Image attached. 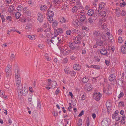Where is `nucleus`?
<instances>
[{
	"label": "nucleus",
	"instance_id": "nucleus-7",
	"mask_svg": "<svg viewBox=\"0 0 126 126\" xmlns=\"http://www.w3.org/2000/svg\"><path fill=\"white\" fill-rule=\"evenodd\" d=\"M51 80L49 79H48V85L50 86V84H52V87L54 88L57 86V83L55 81H53L51 82Z\"/></svg>",
	"mask_w": 126,
	"mask_h": 126
},
{
	"label": "nucleus",
	"instance_id": "nucleus-47",
	"mask_svg": "<svg viewBox=\"0 0 126 126\" xmlns=\"http://www.w3.org/2000/svg\"><path fill=\"white\" fill-rule=\"evenodd\" d=\"M109 102H107L106 103V106L108 110H110L111 109L110 106L109 105Z\"/></svg>",
	"mask_w": 126,
	"mask_h": 126
},
{
	"label": "nucleus",
	"instance_id": "nucleus-8",
	"mask_svg": "<svg viewBox=\"0 0 126 126\" xmlns=\"http://www.w3.org/2000/svg\"><path fill=\"white\" fill-rule=\"evenodd\" d=\"M99 38H100V40L102 41H105L106 40L107 37L106 34V33L102 32Z\"/></svg>",
	"mask_w": 126,
	"mask_h": 126
},
{
	"label": "nucleus",
	"instance_id": "nucleus-63",
	"mask_svg": "<svg viewBox=\"0 0 126 126\" xmlns=\"http://www.w3.org/2000/svg\"><path fill=\"white\" fill-rule=\"evenodd\" d=\"M65 73L67 74H69L70 73V71L68 70V69H66L65 70Z\"/></svg>",
	"mask_w": 126,
	"mask_h": 126
},
{
	"label": "nucleus",
	"instance_id": "nucleus-41",
	"mask_svg": "<svg viewBox=\"0 0 126 126\" xmlns=\"http://www.w3.org/2000/svg\"><path fill=\"white\" fill-rule=\"evenodd\" d=\"M48 20L50 23L53 22V19L52 17H49L48 18Z\"/></svg>",
	"mask_w": 126,
	"mask_h": 126
},
{
	"label": "nucleus",
	"instance_id": "nucleus-60",
	"mask_svg": "<svg viewBox=\"0 0 126 126\" xmlns=\"http://www.w3.org/2000/svg\"><path fill=\"white\" fill-rule=\"evenodd\" d=\"M84 111L83 110H82L81 112L78 115V116L79 117L81 116L82 115H83Z\"/></svg>",
	"mask_w": 126,
	"mask_h": 126
},
{
	"label": "nucleus",
	"instance_id": "nucleus-59",
	"mask_svg": "<svg viewBox=\"0 0 126 126\" xmlns=\"http://www.w3.org/2000/svg\"><path fill=\"white\" fill-rule=\"evenodd\" d=\"M12 17L10 16H8L7 17L6 19V20H8L9 21H11Z\"/></svg>",
	"mask_w": 126,
	"mask_h": 126
},
{
	"label": "nucleus",
	"instance_id": "nucleus-14",
	"mask_svg": "<svg viewBox=\"0 0 126 126\" xmlns=\"http://www.w3.org/2000/svg\"><path fill=\"white\" fill-rule=\"evenodd\" d=\"M102 32L98 31H95L94 32L93 34L94 35L99 38Z\"/></svg>",
	"mask_w": 126,
	"mask_h": 126
},
{
	"label": "nucleus",
	"instance_id": "nucleus-49",
	"mask_svg": "<svg viewBox=\"0 0 126 126\" xmlns=\"http://www.w3.org/2000/svg\"><path fill=\"white\" fill-rule=\"evenodd\" d=\"M52 114L55 116H57L58 115V112L54 110Z\"/></svg>",
	"mask_w": 126,
	"mask_h": 126
},
{
	"label": "nucleus",
	"instance_id": "nucleus-19",
	"mask_svg": "<svg viewBox=\"0 0 126 126\" xmlns=\"http://www.w3.org/2000/svg\"><path fill=\"white\" fill-rule=\"evenodd\" d=\"M28 90L24 88V89H23L22 90V95L24 96H26L28 94Z\"/></svg>",
	"mask_w": 126,
	"mask_h": 126
},
{
	"label": "nucleus",
	"instance_id": "nucleus-58",
	"mask_svg": "<svg viewBox=\"0 0 126 126\" xmlns=\"http://www.w3.org/2000/svg\"><path fill=\"white\" fill-rule=\"evenodd\" d=\"M29 91L33 93L34 92L33 90L32 87H30L29 88Z\"/></svg>",
	"mask_w": 126,
	"mask_h": 126
},
{
	"label": "nucleus",
	"instance_id": "nucleus-29",
	"mask_svg": "<svg viewBox=\"0 0 126 126\" xmlns=\"http://www.w3.org/2000/svg\"><path fill=\"white\" fill-rule=\"evenodd\" d=\"M99 12L101 15V16L102 17H104L106 15V13L104 11H103L101 10V12Z\"/></svg>",
	"mask_w": 126,
	"mask_h": 126
},
{
	"label": "nucleus",
	"instance_id": "nucleus-28",
	"mask_svg": "<svg viewBox=\"0 0 126 126\" xmlns=\"http://www.w3.org/2000/svg\"><path fill=\"white\" fill-rule=\"evenodd\" d=\"M85 15H81L80 16V20L81 22H83L85 20L86 17Z\"/></svg>",
	"mask_w": 126,
	"mask_h": 126
},
{
	"label": "nucleus",
	"instance_id": "nucleus-9",
	"mask_svg": "<svg viewBox=\"0 0 126 126\" xmlns=\"http://www.w3.org/2000/svg\"><path fill=\"white\" fill-rule=\"evenodd\" d=\"M63 31L62 29L61 28H58L54 31V35L57 36L59 35V33H63Z\"/></svg>",
	"mask_w": 126,
	"mask_h": 126
},
{
	"label": "nucleus",
	"instance_id": "nucleus-32",
	"mask_svg": "<svg viewBox=\"0 0 126 126\" xmlns=\"http://www.w3.org/2000/svg\"><path fill=\"white\" fill-rule=\"evenodd\" d=\"M17 19L20 18V16H21V14L19 12H17L16 13L15 15Z\"/></svg>",
	"mask_w": 126,
	"mask_h": 126
},
{
	"label": "nucleus",
	"instance_id": "nucleus-56",
	"mask_svg": "<svg viewBox=\"0 0 126 126\" xmlns=\"http://www.w3.org/2000/svg\"><path fill=\"white\" fill-rule=\"evenodd\" d=\"M120 105L122 107H123L124 105V103L123 102L120 101L119 103Z\"/></svg>",
	"mask_w": 126,
	"mask_h": 126
},
{
	"label": "nucleus",
	"instance_id": "nucleus-48",
	"mask_svg": "<svg viewBox=\"0 0 126 126\" xmlns=\"http://www.w3.org/2000/svg\"><path fill=\"white\" fill-rule=\"evenodd\" d=\"M82 29L83 31L85 30L87 31H88L89 30L88 28L87 27L85 26H82Z\"/></svg>",
	"mask_w": 126,
	"mask_h": 126
},
{
	"label": "nucleus",
	"instance_id": "nucleus-38",
	"mask_svg": "<svg viewBox=\"0 0 126 126\" xmlns=\"http://www.w3.org/2000/svg\"><path fill=\"white\" fill-rule=\"evenodd\" d=\"M72 32L70 30H67L66 32V34L67 35H70L71 34Z\"/></svg>",
	"mask_w": 126,
	"mask_h": 126
},
{
	"label": "nucleus",
	"instance_id": "nucleus-15",
	"mask_svg": "<svg viewBox=\"0 0 126 126\" xmlns=\"http://www.w3.org/2000/svg\"><path fill=\"white\" fill-rule=\"evenodd\" d=\"M79 22L77 20H74L72 22V24L75 26L78 27L79 26Z\"/></svg>",
	"mask_w": 126,
	"mask_h": 126
},
{
	"label": "nucleus",
	"instance_id": "nucleus-33",
	"mask_svg": "<svg viewBox=\"0 0 126 126\" xmlns=\"http://www.w3.org/2000/svg\"><path fill=\"white\" fill-rule=\"evenodd\" d=\"M72 51L71 49H69L66 51V52L64 53L65 55L69 54L71 53H72Z\"/></svg>",
	"mask_w": 126,
	"mask_h": 126
},
{
	"label": "nucleus",
	"instance_id": "nucleus-39",
	"mask_svg": "<svg viewBox=\"0 0 126 126\" xmlns=\"http://www.w3.org/2000/svg\"><path fill=\"white\" fill-rule=\"evenodd\" d=\"M94 19V17L90 18L88 19V20L89 23L90 24L92 23L93 22V20Z\"/></svg>",
	"mask_w": 126,
	"mask_h": 126
},
{
	"label": "nucleus",
	"instance_id": "nucleus-52",
	"mask_svg": "<svg viewBox=\"0 0 126 126\" xmlns=\"http://www.w3.org/2000/svg\"><path fill=\"white\" fill-rule=\"evenodd\" d=\"M76 58V56L74 55H72L70 57V59L72 60L75 59Z\"/></svg>",
	"mask_w": 126,
	"mask_h": 126
},
{
	"label": "nucleus",
	"instance_id": "nucleus-46",
	"mask_svg": "<svg viewBox=\"0 0 126 126\" xmlns=\"http://www.w3.org/2000/svg\"><path fill=\"white\" fill-rule=\"evenodd\" d=\"M57 22L56 21H55L53 22L52 24V26L54 28L57 25Z\"/></svg>",
	"mask_w": 126,
	"mask_h": 126
},
{
	"label": "nucleus",
	"instance_id": "nucleus-10",
	"mask_svg": "<svg viewBox=\"0 0 126 126\" xmlns=\"http://www.w3.org/2000/svg\"><path fill=\"white\" fill-rule=\"evenodd\" d=\"M38 20L40 22H42L44 19V16L40 13H38L37 15Z\"/></svg>",
	"mask_w": 126,
	"mask_h": 126
},
{
	"label": "nucleus",
	"instance_id": "nucleus-18",
	"mask_svg": "<svg viewBox=\"0 0 126 126\" xmlns=\"http://www.w3.org/2000/svg\"><path fill=\"white\" fill-rule=\"evenodd\" d=\"M26 36L30 40H35V36L33 35H26Z\"/></svg>",
	"mask_w": 126,
	"mask_h": 126
},
{
	"label": "nucleus",
	"instance_id": "nucleus-40",
	"mask_svg": "<svg viewBox=\"0 0 126 126\" xmlns=\"http://www.w3.org/2000/svg\"><path fill=\"white\" fill-rule=\"evenodd\" d=\"M79 13L81 15H85V12L84 10H81Z\"/></svg>",
	"mask_w": 126,
	"mask_h": 126
},
{
	"label": "nucleus",
	"instance_id": "nucleus-31",
	"mask_svg": "<svg viewBox=\"0 0 126 126\" xmlns=\"http://www.w3.org/2000/svg\"><path fill=\"white\" fill-rule=\"evenodd\" d=\"M47 8V7L46 6L42 5L40 7V9L43 11H44L46 10Z\"/></svg>",
	"mask_w": 126,
	"mask_h": 126
},
{
	"label": "nucleus",
	"instance_id": "nucleus-16",
	"mask_svg": "<svg viewBox=\"0 0 126 126\" xmlns=\"http://www.w3.org/2000/svg\"><path fill=\"white\" fill-rule=\"evenodd\" d=\"M11 65L8 64L7 65V67L6 68V71L8 74H9V73H10L11 71Z\"/></svg>",
	"mask_w": 126,
	"mask_h": 126
},
{
	"label": "nucleus",
	"instance_id": "nucleus-45",
	"mask_svg": "<svg viewBox=\"0 0 126 126\" xmlns=\"http://www.w3.org/2000/svg\"><path fill=\"white\" fill-rule=\"evenodd\" d=\"M70 73L72 76H75L76 74V73L74 71H72L70 72Z\"/></svg>",
	"mask_w": 126,
	"mask_h": 126
},
{
	"label": "nucleus",
	"instance_id": "nucleus-36",
	"mask_svg": "<svg viewBox=\"0 0 126 126\" xmlns=\"http://www.w3.org/2000/svg\"><path fill=\"white\" fill-rule=\"evenodd\" d=\"M69 6L66 5H65L63 6V7L62 9L64 10H66L68 9Z\"/></svg>",
	"mask_w": 126,
	"mask_h": 126
},
{
	"label": "nucleus",
	"instance_id": "nucleus-35",
	"mask_svg": "<svg viewBox=\"0 0 126 126\" xmlns=\"http://www.w3.org/2000/svg\"><path fill=\"white\" fill-rule=\"evenodd\" d=\"M14 9L13 7L12 6H10L9 7L8 9V11L10 13H11L13 12V11L14 10Z\"/></svg>",
	"mask_w": 126,
	"mask_h": 126
},
{
	"label": "nucleus",
	"instance_id": "nucleus-37",
	"mask_svg": "<svg viewBox=\"0 0 126 126\" xmlns=\"http://www.w3.org/2000/svg\"><path fill=\"white\" fill-rule=\"evenodd\" d=\"M82 123V120L81 119H79V120L78 122L77 123L78 125L79 126H81Z\"/></svg>",
	"mask_w": 126,
	"mask_h": 126
},
{
	"label": "nucleus",
	"instance_id": "nucleus-6",
	"mask_svg": "<svg viewBox=\"0 0 126 126\" xmlns=\"http://www.w3.org/2000/svg\"><path fill=\"white\" fill-rule=\"evenodd\" d=\"M109 119L104 118L102 122L101 125L102 126H108L109 125Z\"/></svg>",
	"mask_w": 126,
	"mask_h": 126
},
{
	"label": "nucleus",
	"instance_id": "nucleus-21",
	"mask_svg": "<svg viewBox=\"0 0 126 126\" xmlns=\"http://www.w3.org/2000/svg\"><path fill=\"white\" fill-rule=\"evenodd\" d=\"M47 15L49 17H52L54 15V13L52 11L48 10Z\"/></svg>",
	"mask_w": 126,
	"mask_h": 126
},
{
	"label": "nucleus",
	"instance_id": "nucleus-4",
	"mask_svg": "<svg viewBox=\"0 0 126 126\" xmlns=\"http://www.w3.org/2000/svg\"><path fill=\"white\" fill-rule=\"evenodd\" d=\"M81 37V35L78 34L75 37L74 39V40L75 43L76 44H79L81 43L80 39Z\"/></svg>",
	"mask_w": 126,
	"mask_h": 126
},
{
	"label": "nucleus",
	"instance_id": "nucleus-27",
	"mask_svg": "<svg viewBox=\"0 0 126 126\" xmlns=\"http://www.w3.org/2000/svg\"><path fill=\"white\" fill-rule=\"evenodd\" d=\"M94 11L92 9H89L88 10V14L89 16H92L94 14Z\"/></svg>",
	"mask_w": 126,
	"mask_h": 126
},
{
	"label": "nucleus",
	"instance_id": "nucleus-24",
	"mask_svg": "<svg viewBox=\"0 0 126 126\" xmlns=\"http://www.w3.org/2000/svg\"><path fill=\"white\" fill-rule=\"evenodd\" d=\"M17 92L18 95L19 97H21L22 95V90L20 88V87H18Z\"/></svg>",
	"mask_w": 126,
	"mask_h": 126
},
{
	"label": "nucleus",
	"instance_id": "nucleus-20",
	"mask_svg": "<svg viewBox=\"0 0 126 126\" xmlns=\"http://www.w3.org/2000/svg\"><path fill=\"white\" fill-rule=\"evenodd\" d=\"M96 96L95 97V99L97 101H99L100 99L101 95L99 93V94L96 93Z\"/></svg>",
	"mask_w": 126,
	"mask_h": 126
},
{
	"label": "nucleus",
	"instance_id": "nucleus-26",
	"mask_svg": "<svg viewBox=\"0 0 126 126\" xmlns=\"http://www.w3.org/2000/svg\"><path fill=\"white\" fill-rule=\"evenodd\" d=\"M103 42L100 40L97 41L96 42V44L98 46H102L103 44Z\"/></svg>",
	"mask_w": 126,
	"mask_h": 126
},
{
	"label": "nucleus",
	"instance_id": "nucleus-54",
	"mask_svg": "<svg viewBox=\"0 0 126 126\" xmlns=\"http://www.w3.org/2000/svg\"><path fill=\"white\" fill-rule=\"evenodd\" d=\"M17 10L18 11H20L22 9V7L21 5H19L17 7Z\"/></svg>",
	"mask_w": 126,
	"mask_h": 126
},
{
	"label": "nucleus",
	"instance_id": "nucleus-51",
	"mask_svg": "<svg viewBox=\"0 0 126 126\" xmlns=\"http://www.w3.org/2000/svg\"><path fill=\"white\" fill-rule=\"evenodd\" d=\"M85 89L86 90V91H87L88 92L91 91L92 90V88L90 86H89L87 87Z\"/></svg>",
	"mask_w": 126,
	"mask_h": 126
},
{
	"label": "nucleus",
	"instance_id": "nucleus-11",
	"mask_svg": "<svg viewBox=\"0 0 126 126\" xmlns=\"http://www.w3.org/2000/svg\"><path fill=\"white\" fill-rule=\"evenodd\" d=\"M69 46L71 50H74L76 48V46L75 43L74 42H69Z\"/></svg>",
	"mask_w": 126,
	"mask_h": 126
},
{
	"label": "nucleus",
	"instance_id": "nucleus-43",
	"mask_svg": "<svg viewBox=\"0 0 126 126\" xmlns=\"http://www.w3.org/2000/svg\"><path fill=\"white\" fill-rule=\"evenodd\" d=\"M62 27L63 29H67L68 28L69 26L68 25L64 24L63 25Z\"/></svg>",
	"mask_w": 126,
	"mask_h": 126
},
{
	"label": "nucleus",
	"instance_id": "nucleus-13",
	"mask_svg": "<svg viewBox=\"0 0 126 126\" xmlns=\"http://www.w3.org/2000/svg\"><path fill=\"white\" fill-rule=\"evenodd\" d=\"M73 67L75 70H76L77 71L79 70L81 68L80 65L78 64H74L73 65Z\"/></svg>",
	"mask_w": 126,
	"mask_h": 126
},
{
	"label": "nucleus",
	"instance_id": "nucleus-55",
	"mask_svg": "<svg viewBox=\"0 0 126 126\" xmlns=\"http://www.w3.org/2000/svg\"><path fill=\"white\" fill-rule=\"evenodd\" d=\"M122 31L121 29H119L118 31V34L119 35H121L122 34Z\"/></svg>",
	"mask_w": 126,
	"mask_h": 126
},
{
	"label": "nucleus",
	"instance_id": "nucleus-64",
	"mask_svg": "<svg viewBox=\"0 0 126 126\" xmlns=\"http://www.w3.org/2000/svg\"><path fill=\"white\" fill-rule=\"evenodd\" d=\"M44 46V45L42 44H39L38 45V47L42 49V48Z\"/></svg>",
	"mask_w": 126,
	"mask_h": 126
},
{
	"label": "nucleus",
	"instance_id": "nucleus-62",
	"mask_svg": "<svg viewBox=\"0 0 126 126\" xmlns=\"http://www.w3.org/2000/svg\"><path fill=\"white\" fill-rule=\"evenodd\" d=\"M69 106L68 107V110L69 111H70L71 110L70 109H71L72 108V105L71 103H69Z\"/></svg>",
	"mask_w": 126,
	"mask_h": 126
},
{
	"label": "nucleus",
	"instance_id": "nucleus-30",
	"mask_svg": "<svg viewBox=\"0 0 126 126\" xmlns=\"http://www.w3.org/2000/svg\"><path fill=\"white\" fill-rule=\"evenodd\" d=\"M73 2L75 3V4H76V6H78L80 5H81V3L80 2L79 0H74Z\"/></svg>",
	"mask_w": 126,
	"mask_h": 126
},
{
	"label": "nucleus",
	"instance_id": "nucleus-42",
	"mask_svg": "<svg viewBox=\"0 0 126 126\" xmlns=\"http://www.w3.org/2000/svg\"><path fill=\"white\" fill-rule=\"evenodd\" d=\"M60 21L62 23H64L66 21V20L64 17H62L61 18Z\"/></svg>",
	"mask_w": 126,
	"mask_h": 126
},
{
	"label": "nucleus",
	"instance_id": "nucleus-2",
	"mask_svg": "<svg viewBox=\"0 0 126 126\" xmlns=\"http://www.w3.org/2000/svg\"><path fill=\"white\" fill-rule=\"evenodd\" d=\"M126 117L124 115H123L122 116L117 117L116 120L119 122H121L122 124H123L125 123Z\"/></svg>",
	"mask_w": 126,
	"mask_h": 126
},
{
	"label": "nucleus",
	"instance_id": "nucleus-34",
	"mask_svg": "<svg viewBox=\"0 0 126 126\" xmlns=\"http://www.w3.org/2000/svg\"><path fill=\"white\" fill-rule=\"evenodd\" d=\"M123 40L122 37L120 36L119 37L118 40V42L119 43H121L123 41Z\"/></svg>",
	"mask_w": 126,
	"mask_h": 126
},
{
	"label": "nucleus",
	"instance_id": "nucleus-5",
	"mask_svg": "<svg viewBox=\"0 0 126 126\" xmlns=\"http://www.w3.org/2000/svg\"><path fill=\"white\" fill-rule=\"evenodd\" d=\"M23 12L25 15H26L28 16H30L31 15L30 11L29 10L27 7H24L23 8Z\"/></svg>",
	"mask_w": 126,
	"mask_h": 126
},
{
	"label": "nucleus",
	"instance_id": "nucleus-50",
	"mask_svg": "<svg viewBox=\"0 0 126 126\" xmlns=\"http://www.w3.org/2000/svg\"><path fill=\"white\" fill-rule=\"evenodd\" d=\"M89 119L88 118L86 121V126H89Z\"/></svg>",
	"mask_w": 126,
	"mask_h": 126
},
{
	"label": "nucleus",
	"instance_id": "nucleus-22",
	"mask_svg": "<svg viewBox=\"0 0 126 126\" xmlns=\"http://www.w3.org/2000/svg\"><path fill=\"white\" fill-rule=\"evenodd\" d=\"M121 51L123 54H125L126 52V48L124 47V46L122 45L121 47Z\"/></svg>",
	"mask_w": 126,
	"mask_h": 126
},
{
	"label": "nucleus",
	"instance_id": "nucleus-1",
	"mask_svg": "<svg viewBox=\"0 0 126 126\" xmlns=\"http://www.w3.org/2000/svg\"><path fill=\"white\" fill-rule=\"evenodd\" d=\"M18 71H15V74L16 78V85L18 87H19L21 83L20 78L19 77L20 75L18 74Z\"/></svg>",
	"mask_w": 126,
	"mask_h": 126
},
{
	"label": "nucleus",
	"instance_id": "nucleus-53",
	"mask_svg": "<svg viewBox=\"0 0 126 126\" xmlns=\"http://www.w3.org/2000/svg\"><path fill=\"white\" fill-rule=\"evenodd\" d=\"M32 27L31 25H29L28 24H27L26 27V29H29V30L31 29Z\"/></svg>",
	"mask_w": 126,
	"mask_h": 126
},
{
	"label": "nucleus",
	"instance_id": "nucleus-25",
	"mask_svg": "<svg viewBox=\"0 0 126 126\" xmlns=\"http://www.w3.org/2000/svg\"><path fill=\"white\" fill-rule=\"evenodd\" d=\"M88 78L87 76L83 78L82 79V81L84 83H86L88 81Z\"/></svg>",
	"mask_w": 126,
	"mask_h": 126
},
{
	"label": "nucleus",
	"instance_id": "nucleus-61",
	"mask_svg": "<svg viewBox=\"0 0 126 126\" xmlns=\"http://www.w3.org/2000/svg\"><path fill=\"white\" fill-rule=\"evenodd\" d=\"M36 79H34V82L33 84V85L34 87H36Z\"/></svg>",
	"mask_w": 126,
	"mask_h": 126
},
{
	"label": "nucleus",
	"instance_id": "nucleus-17",
	"mask_svg": "<svg viewBox=\"0 0 126 126\" xmlns=\"http://www.w3.org/2000/svg\"><path fill=\"white\" fill-rule=\"evenodd\" d=\"M115 76L114 74H111L109 77V79L110 81H113L115 79Z\"/></svg>",
	"mask_w": 126,
	"mask_h": 126
},
{
	"label": "nucleus",
	"instance_id": "nucleus-12",
	"mask_svg": "<svg viewBox=\"0 0 126 126\" xmlns=\"http://www.w3.org/2000/svg\"><path fill=\"white\" fill-rule=\"evenodd\" d=\"M106 6V5L103 2H101L100 3L99 9H98V12H101L102 10H103Z\"/></svg>",
	"mask_w": 126,
	"mask_h": 126
},
{
	"label": "nucleus",
	"instance_id": "nucleus-57",
	"mask_svg": "<svg viewBox=\"0 0 126 126\" xmlns=\"http://www.w3.org/2000/svg\"><path fill=\"white\" fill-rule=\"evenodd\" d=\"M121 14L122 16H125L126 15V11L122 10L121 13Z\"/></svg>",
	"mask_w": 126,
	"mask_h": 126
},
{
	"label": "nucleus",
	"instance_id": "nucleus-44",
	"mask_svg": "<svg viewBox=\"0 0 126 126\" xmlns=\"http://www.w3.org/2000/svg\"><path fill=\"white\" fill-rule=\"evenodd\" d=\"M124 95L123 93L121 92L119 95L118 98L120 99V98L122 97Z\"/></svg>",
	"mask_w": 126,
	"mask_h": 126
},
{
	"label": "nucleus",
	"instance_id": "nucleus-23",
	"mask_svg": "<svg viewBox=\"0 0 126 126\" xmlns=\"http://www.w3.org/2000/svg\"><path fill=\"white\" fill-rule=\"evenodd\" d=\"M100 52L101 54L104 55H106L107 52L106 50L105 49H101Z\"/></svg>",
	"mask_w": 126,
	"mask_h": 126
},
{
	"label": "nucleus",
	"instance_id": "nucleus-3",
	"mask_svg": "<svg viewBox=\"0 0 126 126\" xmlns=\"http://www.w3.org/2000/svg\"><path fill=\"white\" fill-rule=\"evenodd\" d=\"M83 8L82 5L78 6H75L73 7L72 9V12L74 13H76L78 11L79 9H81Z\"/></svg>",
	"mask_w": 126,
	"mask_h": 126
}]
</instances>
